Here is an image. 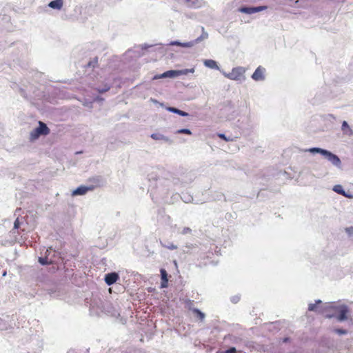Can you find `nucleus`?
<instances>
[{
    "label": "nucleus",
    "mask_w": 353,
    "mask_h": 353,
    "mask_svg": "<svg viewBox=\"0 0 353 353\" xmlns=\"http://www.w3.org/2000/svg\"><path fill=\"white\" fill-rule=\"evenodd\" d=\"M267 8L266 6H258V7H243L239 9V11L245 14H253L255 12H261Z\"/></svg>",
    "instance_id": "obj_6"
},
{
    "label": "nucleus",
    "mask_w": 353,
    "mask_h": 353,
    "mask_svg": "<svg viewBox=\"0 0 353 353\" xmlns=\"http://www.w3.org/2000/svg\"><path fill=\"white\" fill-rule=\"evenodd\" d=\"M194 72V68L186 69L184 70H168L163 72V74L154 75L152 78V80H157L162 78H174L181 74H187L189 72L193 73Z\"/></svg>",
    "instance_id": "obj_2"
},
{
    "label": "nucleus",
    "mask_w": 353,
    "mask_h": 353,
    "mask_svg": "<svg viewBox=\"0 0 353 353\" xmlns=\"http://www.w3.org/2000/svg\"><path fill=\"white\" fill-rule=\"evenodd\" d=\"M109 89H110V88L108 87V88H106L102 91H100V92H105V91L108 90Z\"/></svg>",
    "instance_id": "obj_30"
},
{
    "label": "nucleus",
    "mask_w": 353,
    "mask_h": 353,
    "mask_svg": "<svg viewBox=\"0 0 353 353\" xmlns=\"http://www.w3.org/2000/svg\"><path fill=\"white\" fill-rule=\"evenodd\" d=\"M236 350L234 347H232L229 348L228 350H227L225 352V353H236Z\"/></svg>",
    "instance_id": "obj_25"
},
{
    "label": "nucleus",
    "mask_w": 353,
    "mask_h": 353,
    "mask_svg": "<svg viewBox=\"0 0 353 353\" xmlns=\"http://www.w3.org/2000/svg\"><path fill=\"white\" fill-rule=\"evenodd\" d=\"M345 230L350 236H353V227L346 228Z\"/></svg>",
    "instance_id": "obj_23"
},
{
    "label": "nucleus",
    "mask_w": 353,
    "mask_h": 353,
    "mask_svg": "<svg viewBox=\"0 0 353 353\" xmlns=\"http://www.w3.org/2000/svg\"><path fill=\"white\" fill-rule=\"evenodd\" d=\"M343 196H345V197H347V198H352V196H351L350 194H347L346 193H345V195H343Z\"/></svg>",
    "instance_id": "obj_29"
},
{
    "label": "nucleus",
    "mask_w": 353,
    "mask_h": 353,
    "mask_svg": "<svg viewBox=\"0 0 353 353\" xmlns=\"http://www.w3.org/2000/svg\"><path fill=\"white\" fill-rule=\"evenodd\" d=\"M39 262L41 265H48L52 263V262L50 261L47 257H39Z\"/></svg>",
    "instance_id": "obj_20"
},
{
    "label": "nucleus",
    "mask_w": 353,
    "mask_h": 353,
    "mask_svg": "<svg viewBox=\"0 0 353 353\" xmlns=\"http://www.w3.org/2000/svg\"><path fill=\"white\" fill-rule=\"evenodd\" d=\"M192 230L189 227H185L182 229L181 234L185 235L191 233Z\"/></svg>",
    "instance_id": "obj_22"
},
{
    "label": "nucleus",
    "mask_w": 353,
    "mask_h": 353,
    "mask_svg": "<svg viewBox=\"0 0 353 353\" xmlns=\"http://www.w3.org/2000/svg\"><path fill=\"white\" fill-rule=\"evenodd\" d=\"M160 272H161V288H166L168 286V273L166 272V270L163 268L161 269L160 270Z\"/></svg>",
    "instance_id": "obj_10"
},
{
    "label": "nucleus",
    "mask_w": 353,
    "mask_h": 353,
    "mask_svg": "<svg viewBox=\"0 0 353 353\" xmlns=\"http://www.w3.org/2000/svg\"><path fill=\"white\" fill-rule=\"evenodd\" d=\"M50 129L46 125V123H44L42 121H39V126L34 129L30 132V139L31 140H36L41 135H48L50 134Z\"/></svg>",
    "instance_id": "obj_3"
},
{
    "label": "nucleus",
    "mask_w": 353,
    "mask_h": 353,
    "mask_svg": "<svg viewBox=\"0 0 353 353\" xmlns=\"http://www.w3.org/2000/svg\"><path fill=\"white\" fill-rule=\"evenodd\" d=\"M119 279V274L116 272L108 273L105 276V281L107 285H111Z\"/></svg>",
    "instance_id": "obj_9"
},
{
    "label": "nucleus",
    "mask_w": 353,
    "mask_h": 353,
    "mask_svg": "<svg viewBox=\"0 0 353 353\" xmlns=\"http://www.w3.org/2000/svg\"><path fill=\"white\" fill-rule=\"evenodd\" d=\"M151 138L154 140H163L165 141H168V138L159 133H154L151 134Z\"/></svg>",
    "instance_id": "obj_14"
},
{
    "label": "nucleus",
    "mask_w": 353,
    "mask_h": 353,
    "mask_svg": "<svg viewBox=\"0 0 353 353\" xmlns=\"http://www.w3.org/2000/svg\"><path fill=\"white\" fill-rule=\"evenodd\" d=\"M176 248H177V247H176V245H170V246L169 247V248H170V250L176 249Z\"/></svg>",
    "instance_id": "obj_28"
},
{
    "label": "nucleus",
    "mask_w": 353,
    "mask_h": 353,
    "mask_svg": "<svg viewBox=\"0 0 353 353\" xmlns=\"http://www.w3.org/2000/svg\"><path fill=\"white\" fill-rule=\"evenodd\" d=\"M321 303V300H317L316 301V303H310L308 305V310L310 311H317V304H320Z\"/></svg>",
    "instance_id": "obj_17"
},
{
    "label": "nucleus",
    "mask_w": 353,
    "mask_h": 353,
    "mask_svg": "<svg viewBox=\"0 0 353 353\" xmlns=\"http://www.w3.org/2000/svg\"><path fill=\"white\" fill-rule=\"evenodd\" d=\"M264 72L265 68L259 66L252 75V78L255 81H262L265 79Z\"/></svg>",
    "instance_id": "obj_8"
},
{
    "label": "nucleus",
    "mask_w": 353,
    "mask_h": 353,
    "mask_svg": "<svg viewBox=\"0 0 353 353\" xmlns=\"http://www.w3.org/2000/svg\"><path fill=\"white\" fill-rule=\"evenodd\" d=\"M341 130L343 132V134L351 136L353 134V131L350 128L349 125L347 124V121H344L342 123Z\"/></svg>",
    "instance_id": "obj_12"
},
{
    "label": "nucleus",
    "mask_w": 353,
    "mask_h": 353,
    "mask_svg": "<svg viewBox=\"0 0 353 353\" xmlns=\"http://www.w3.org/2000/svg\"><path fill=\"white\" fill-rule=\"evenodd\" d=\"M204 65L206 67L212 68V69H219L216 62L212 59L205 60Z\"/></svg>",
    "instance_id": "obj_13"
},
{
    "label": "nucleus",
    "mask_w": 353,
    "mask_h": 353,
    "mask_svg": "<svg viewBox=\"0 0 353 353\" xmlns=\"http://www.w3.org/2000/svg\"><path fill=\"white\" fill-rule=\"evenodd\" d=\"M90 181H93L95 185H90V186H84V185H81L79 187H78L77 189H75L72 193V196H76V195H84L88 191H92L96 187H98L99 186V180L98 179H95V178H93V179H90Z\"/></svg>",
    "instance_id": "obj_4"
},
{
    "label": "nucleus",
    "mask_w": 353,
    "mask_h": 353,
    "mask_svg": "<svg viewBox=\"0 0 353 353\" xmlns=\"http://www.w3.org/2000/svg\"><path fill=\"white\" fill-rule=\"evenodd\" d=\"M244 73V68L238 67L233 68L231 72L225 74V77L231 80H239L243 76Z\"/></svg>",
    "instance_id": "obj_5"
},
{
    "label": "nucleus",
    "mask_w": 353,
    "mask_h": 353,
    "mask_svg": "<svg viewBox=\"0 0 353 353\" xmlns=\"http://www.w3.org/2000/svg\"><path fill=\"white\" fill-rule=\"evenodd\" d=\"M176 133L177 134H188V135L192 134V132L189 129H180V130H177Z\"/></svg>",
    "instance_id": "obj_21"
},
{
    "label": "nucleus",
    "mask_w": 353,
    "mask_h": 353,
    "mask_svg": "<svg viewBox=\"0 0 353 353\" xmlns=\"http://www.w3.org/2000/svg\"><path fill=\"white\" fill-rule=\"evenodd\" d=\"M63 0H54L50 2L48 6L53 9L61 10L63 7Z\"/></svg>",
    "instance_id": "obj_11"
},
{
    "label": "nucleus",
    "mask_w": 353,
    "mask_h": 353,
    "mask_svg": "<svg viewBox=\"0 0 353 353\" xmlns=\"http://www.w3.org/2000/svg\"><path fill=\"white\" fill-rule=\"evenodd\" d=\"M334 332L339 334H345L347 333V331L343 329H335Z\"/></svg>",
    "instance_id": "obj_24"
},
{
    "label": "nucleus",
    "mask_w": 353,
    "mask_h": 353,
    "mask_svg": "<svg viewBox=\"0 0 353 353\" xmlns=\"http://www.w3.org/2000/svg\"><path fill=\"white\" fill-rule=\"evenodd\" d=\"M19 225V221H18V219H17L14 222V228H18Z\"/></svg>",
    "instance_id": "obj_27"
},
{
    "label": "nucleus",
    "mask_w": 353,
    "mask_h": 353,
    "mask_svg": "<svg viewBox=\"0 0 353 353\" xmlns=\"http://www.w3.org/2000/svg\"><path fill=\"white\" fill-rule=\"evenodd\" d=\"M320 313L325 314V318L331 319L336 317L338 321H343L348 319L350 310L345 304L338 303H329L319 311Z\"/></svg>",
    "instance_id": "obj_1"
},
{
    "label": "nucleus",
    "mask_w": 353,
    "mask_h": 353,
    "mask_svg": "<svg viewBox=\"0 0 353 353\" xmlns=\"http://www.w3.org/2000/svg\"><path fill=\"white\" fill-rule=\"evenodd\" d=\"M324 157L333 165L336 166H339L341 165L340 159L336 154L332 153L331 152L327 150Z\"/></svg>",
    "instance_id": "obj_7"
},
{
    "label": "nucleus",
    "mask_w": 353,
    "mask_h": 353,
    "mask_svg": "<svg viewBox=\"0 0 353 353\" xmlns=\"http://www.w3.org/2000/svg\"><path fill=\"white\" fill-rule=\"evenodd\" d=\"M333 190L341 195H345V192L343 190L342 186L340 185H335L333 188Z\"/></svg>",
    "instance_id": "obj_18"
},
{
    "label": "nucleus",
    "mask_w": 353,
    "mask_h": 353,
    "mask_svg": "<svg viewBox=\"0 0 353 353\" xmlns=\"http://www.w3.org/2000/svg\"><path fill=\"white\" fill-rule=\"evenodd\" d=\"M193 312L196 315V316L201 320V321H203L204 317H205V314L201 312L198 309H194L193 310Z\"/></svg>",
    "instance_id": "obj_19"
},
{
    "label": "nucleus",
    "mask_w": 353,
    "mask_h": 353,
    "mask_svg": "<svg viewBox=\"0 0 353 353\" xmlns=\"http://www.w3.org/2000/svg\"><path fill=\"white\" fill-rule=\"evenodd\" d=\"M218 136H219V137H220L221 139H222L226 141L231 140L230 139H228L224 134H219Z\"/></svg>",
    "instance_id": "obj_26"
},
{
    "label": "nucleus",
    "mask_w": 353,
    "mask_h": 353,
    "mask_svg": "<svg viewBox=\"0 0 353 353\" xmlns=\"http://www.w3.org/2000/svg\"><path fill=\"white\" fill-rule=\"evenodd\" d=\"M326 151H327L326 150L319 148H312L309 150V152L311 153H320L323 156L326 153Z\"/></svg>",
    "instance_id": "obj_16"
},
{
    "label": "nucleus",
    "mask_w": 353,
    "mask_h": 353,
    "mask_svg": "<svg viewBox=\"0 0 353 353\" xmlns=\"http://www.w3.org/2000/svg\"><path fill=\"white\" fill-rule=\"evenodd\" d=\"M168 110L172 112H174V113H176V114H178L181 116H183V117H185V116H188V114L184 111H182L181 110H179L177 108H169Z\"/></svg>",
    "instance_id": "obj_15"
}]
</instances>
